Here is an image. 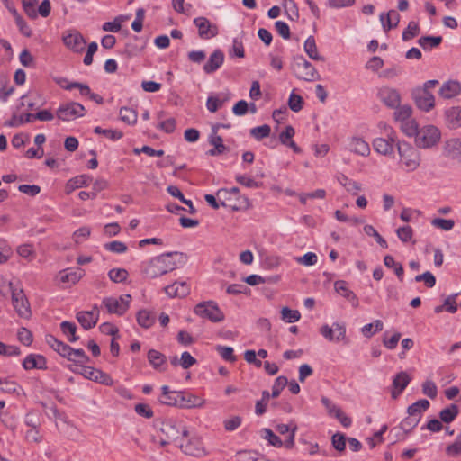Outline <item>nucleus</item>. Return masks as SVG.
Here are the masks:
<instances>
[{
    "label": "nucleus",
    "instance_id": "obj_1",
    "mask_svg": "<svg viewBox=\"0 0 461 461\" xmlns=\"http://www.w3.org/2000/svg\"><path fill=\"white\" fill-rule=\"evenodd\" d=\"M187 256L182 252H167L151 258L143 265V273L149 278H157L185 264Z\"/></svg>",
    "mask_w": 461,
    "mask_h": 461
},
{
    "label": "nucleus",
    "instance_id": "obj_2",
    "mask_svg": "<svg viewBox=\"0 0 461 461\" xmlns=\"http://www.w3.org/2000/svg\"><path fill=\"white\" fill-rule=\"evenodd\" d=\"M397 150L400 157V163L407 172L416 170L420 165V153L405 141L397 142Z\"/></svg>",
    "mask_w": 461,
    "mask_h": 461
},
{
    "label": "nucleus",
    "instance_id": "obj_3",
    "mask_svg": "<svg viewBox=\"0 0 461 461\" xmlns=\"http://www.w3.org/2000/svg\"><path fill=\"white\" fill-rule=\"evenodd\" d=\"M9 290L12 294V303L21 318L29 319L32 315L31 306L23 290L14 285L8 283Z\"/></svg>",
    "mask_w": 461,
    "mask_h": 461
},
{
    "label": "nucleus",
    "instance_id": "obj_4",
    "mask_svg": "<svg viewBox=\"0 0 461 461\" xmlns=\"http://www.w3.org/2000/svg\"><path fill=\"white\" fill-rule=\"evenodd\" d=\"M440 131L434 125H426L420 128L415 138V144L420 149H429L440 140Z\"/></svg>",
    "mask_w": 461,
    "mask_h": 461
},
{
    "label": "nucleus",
    "instance_id": "obj_5",
    "mask_svg": "<svg viewBox=\"0 0 461 461\" xmlns=\"http://www.w3.org/2000/svg\"><path fill=\"white\" fill-rule=\"evenodd\" d=\"M160 431L166 436L167 440L173 441L184 439L189 434L181 421L173 419L163 421Z\"/></svg>",
    "mask_w": 461,
    "mask_h": 461
},
{
    "label": "nucleus",
    "instance_id": "obj_6",
    "mask_svg": "<svg viewBox=\"0 0 461 461\" xmlns=\"http://www.w3.org/2000/svg\"><path fill=\"white\" fill-rule=\"evenodd\" d=\"M293 70L299 79L309 82L320 79V75L315 68L302 56L295 59Z\"/></svg>",
    "mask_w": 461,
    "mask_h": 461
},
{
    "label": "nucleus",
    "instance_id": "obj_7",
    "mask_svg": "<svg viewBox=\"0 0 461 461\" xmlns=\"http://www.w3.org/2000/svg\"><path fill=\"white\" fill-rule=\"evenodd\" d=\"M196 315L203 319H208L212 322L223 321L224 314L213 301L202 302L194 308Z\"/></svg>",
    "mask_w": 461,
    "mask_h": 461
},
{
    "label": "nucleus",
    "instance_id": "obj_8",
    "mask_svg": "<svg viewBox=\"0 0 461 461\" xmlns=\"http://www.w3.org/2000/svg\"><path fill=\"white\" fill-rule=\"evenodd\" d=\"M131 300V296L130 294H124L118 298L110 296L104 297L102 304L105 307L108 313L122 316L128 311Z\"/></svg>",
    "mask_w": 461,
    "mask_h": 461
},
{
    "label": "nucleus",
    "instance_id": "obj_9",
    "mask_svg": "<svg viewBox=\"0 0 461 461\" xmlns=\"http://www.w3.org/2000/svg\"><path fill=\"white\" fill-rule=\"evenodd\" d=\"M57 117L64 122L75 120L83 117L86 114L84 105L77 102H69L60 104L57 109Z\"/></svg>",
    "mask_w": 461,
    "mask_h": 461
},
{
    "label": "nucleus",
    "instance_id": "obj_10",
    "mask_svg": "<svg viewBox=\"0 0 461 461\" xmlns=\"http://www.w3.org/2000/svg\"><path fill=\"white\" fill-rule=\"evenodd\" d=\"M397 142L401 141L398 140L395 132L391 131L387 134V138L375 139L373 140V147L377 153L383 156L392 157L394 154V146L397 147Z\"/></svg>",
    "mask_w": 461,
    "mask_h": 461
},
{
    "label": "nucleus",
    "instance_id": "obj_11",
    "mask_svg": "<svg viewBox=\"0 0 461 461\" xmlns=\"http://www.w3.org/2000/svg\"><path fill=\"white\" fill-rule=\"evenodd\" d=\"M179 447L182 451L189 456L201 457L205 455V449L203 446L200 438L193 437L188 438V436L184 439H181Z\"/></svg>",
    "mask_w": 461,
    "mask_h": 461
},
{
    "label": "nucleus",
    "instance_id": "obj_12",
    "mask_svg": "<svg viewBox=\"0 0 461 461\" xmlns=\"http://www.w3.org/2000/svg\"><path fill=\"white\" fill-rule=\"evenodd\" d=\"M378 99L388 108L393 109L401 104V94L395 88L382 86L377 91Z\"/></svg>",
    "mask_w": 461,
    "mask_h": 461
},
{
    "label": "nucleus",
    "instance_id": "obj_13",
    "mask_svg": "<svg viewBox=\"0 0 461 461\" xmlns=\"http://www.w3.org/2000/svg\"><path fill=\"white\" fill-rule=\"evenodd\" d=\"M417 107L424 112H429L435 106L434 95L426 89H414L411 93Z\"/></svg>",
    "mask_w": 461,
    "mask_h": 461
},
{
    "label": "nucleus",
    "instance_id": "obj_14",
    "mask_svg": "<svg viewBox=\"0 0 461 461\" xmlns=\"http://www.w3.org/2000/svg\"><path fill=\"white\" fill-rule=\"evenodd\" d=\"M320 333L330 342H339L346 339V327L338 322L333 323L332 327L324 324L321 327Z\"/></svg>",
    "mask_w": 461,
    "mask_h": 461
},
{
    "label": "nucleus",
    "instance_id": "obj_15",
    "mask_svg": "<svg viewBox=\"0 0 461 461\" xmlns=\"http://www.w3.org/2000/svg\"><path fill=\"white\" fill-rule=\"evenodd\" d=\"M194 23L198 29L199 37L203 40L212 39L219 32L218 26L212 23L206 17H196L194 20Z\"/></svg>",
    "mask_w": 461,
    "mask_h": 461
},
{
    "label": "nucleus",
    "instance_id": "obj_16",
    "mask_svg": "<svg viewBox=\"0 0 461 461\" xmlns=\"http://www.w3.org/2000/svg\"><path fill=\"white\" fill-rule=\"evenodd\" d=\"M82 375L89 380L104 385H112L113 384L112 377L108 374L91 366H83Z\"/></svg>",
    "mask_w": 461,
    "mask_h": 461
},
{
    "label": "nucleus",
    "instance_id": "obj_17",
    "mask_svg": "<svg viewBox=\"0 0 461 461\" xmlns=\"http://www.w3.org/2000/svg\"><path fill=\"white\" fill-rule=\"evenodd\" d=\"M23 367L25 370H32V369H39V370H47V359L44 356L41 354H29L26 356V357L23 359Z\"/></svg>",
    "mask_w": 461,
    "mask_h": 461
},
{
    "label": "nucleus",
    "instance_id": "obj_18",
    "mask_svg": "<svg viewBox=\"0 0 461 461\" xmlns=\"http://www.w3.org/2000/svg\"><path fill=\"white\" fill-rule=\"evenodd\" d=\"M177 406L180 408H196L204 404V400L190 393L179 392Z\"/></svg>",
    "mask_w": 461,
    "mask_h": 461
},
{
    "label": "nucleus",
    "instance_id": "obj_19",
    "mask_svg": "<svg viewBox=\"0 0 461 461\" xmlns=\"http://www.w3.org/2000/svg\"><path fill=\"white\" fill-rule=\"evenodd\" d=\"M209 143L213 146L209 149L206 154L212 157L219 156L227 150V147L223 144V140L220 135H217V126L212 127V132L209 136Z\"/></svg>",
    "mask_w": 461,
    "mask_h": 461
},
{
    "label": "nucleus",
    "instance_id": "obj_20",
    "mask_svg": "<svg viewBox=\"0 0 461 461\" xmlns=\"http://www.w3.org/2000/svg\"><path fill=\"white\" fill-rule=\"evenodd\" d=\"M64 44L74 52H82L86 47V41L79 32L69 33L63 36Z\"/></svg>",
    "mask_w": 461,
    "mask_h": 461
},
{
    "label": "nucleus",
    "instance_id": "obj_21",
    "mask_svg": "<svg viewBox=\"0 0 461 461\" xmlns=\"http://www.w3.org/2000/svg\"><path fill=\"white\" fill-rule=\"evenodd\" d=\"M461 93V84L457 80H448L442 84L438 95L443 99H451Z\"/></svg>",
    "mask_w": 461,
    "mask_h": 461
},
{
    "label": "nucleus",
    "instance_id": "obj_22",
    "mask_svg": "<svg viewBox=\"0 0 461 461\" xmlns=\"http://www.w3.org/2000/svg\"><path fill=\"white\" fill-rule=\"evenodd\" d=\"M169 297H185L190 293V286L185 281H176L164 288Z\"/></svg>",
    "mask_w": 461,
    "mask_h": 461
},
{
    "label": "nucleus",
    "instance_id": "obj_23",
    "mask_svg": "<svg viewBox=\"0 0 461 461\" xmlns=\"http://www.w3.org/2000/svg\"><path fill=\"white\" fill-rule=\"evenodd\" d=\"M334 288L338 294L349 301L354 308H357L359 306L358 298L356 294L348 287L346 281H336L334 283Z\"/></svg>",
    "mask_w": 461,
    "mask_h": 461
},
{
    "label": "nucleus",
    "instance_id": "obj_24",
    "mask_svg": "<svg viewBox=\"0 0 461 461\" xmlns=\"http://www.w3.org/2000/svg\"><path fill=\"white\" fill-rule=\"evenodd\" d=\"M223 61V52L221 50H216L211 54L208 61L203 65V71L206 74H212L221 67Z\"/></svg>",
    "mask_w": 461,
    "mask_h": 461
},
{
    "label": "nucleus",
    "instance_id": "obj_25",
    "mask_svg": "<svg viewBox=\"0 0 461 461\" xmlns=\"http://www.w3.org/2000/svg\"><path fill=\"white\" fill-rule=\"evenodd\" d=\"M446 124L449 129L461 127V107L453 106L445 111Z\"/></svg>",
    "mask_w": 461,
    "mask_h": 461
},
{
    "label": "nucleus",
    "instance_id": "obj_26",
    "mask_svg": "<svg viewBox=\"0 0 461 461\" xmlns=\"http://www.w3.org/2000/svg\"><path fill=\"white\" fill-rule=\"evenodd\" d=\"M349 149L355 154L367 157L370 154L369 144L365 141L362 138L353 137L349 141Z\"/></svg>",
    "mask_w": 461,
    "mask_h": 461
},
{
    "label": "nucleus",
    "instance_id": "obj_27",
    "mask_svg": "<svg viewBox=\"0 0 461 461\" xmlns=\"http://www.w3.org/2000/svg\"><path fill=\"white\" fill-rule=\"evenodd\" d=\"M445 156L451 158H461V139H450L445 142Z\"/></svg>",
    "mask_w": 461,
    "mask_h": 461
},
{
    "label": "nucleus",
    "instance_id": "obj_28",
    "mask_svg": "<svg viewBox=\"0 0 461 461\" xmlns=\"http://www.w3.org/2000/svg\"><path fill=\"white\" fill-rule=\"evenodd\" d=\"M380 21L384 32L395 28L400 22V15L395 10H390L387 14H380Z\"/></svg>",
    "mask_w": 461,
    "mask_h": 461
},
{
    "label": "nucleus",
    "instance_id": "obj_29",
    "mask_svg": "<svg viewBox=\"0 0 461 461\" xmlns=\"http://www.w3.org/2000/svg\"><path fill=\"white\" fill-rule=\"evenodd\" d=\"M84 270L81 268H77L76 270L68 268L63 271H60L59 274V278L61 283H77L83 276Z\"/></svg>",
    "mask_w": 461,
    "mask_h": 461
},
{
    "label": "nucleus",
    "instance_id": "obj_30",
    "mask_svg": "<svg viewBox=\"0 0 461 461\" xmlns=\"http://www.w3.org/2000/svg\"><path fill=\"white\" fill-rule=\"evenodd\" d=\"M276 429L282 435L289 432L287 438L284 440V446L286 448H292L294 445V437L297 430V426L294 425V427H290L287 424H278L276 425Z\"/></svg>",
    "mask_w": 461,
    "mask_h": 461
},
{
    "label": "nucleus",
    "instance_id": "obj_31",
    "mask_svg": "<svg viewBox=\"0 0 461 461\" xmlns=\"http://www.w3.org/2000/svg\"><path fill=\"white\" fill-rule=\"evenodd\" d=\"M148 360L154 369L164 371L167 357L164 354L156 349H150L148 352Z\"/></svg>",
    "mask_w": 461,
    "mask_h": 461
},
{
    "label": "nucleus",
    "instance_id": "obj_32",
    "mask_svg": "<svg viewBox=\"0 0 461 461\" xmlns=\"http://www.w3.org/2000/svg\"><path fill=\"white\" fill-rule=\"evenodd\" d=\"M429 402L426 399H420L411 404L407 409L409 416L416 417L420 420L421 414L429 408Z\"/></svg>",
    "mask_w": 461,
    "mask_h": 461
},
{
    "label": "nucleus",
    "instance_id": "obj_33",
    "mask_svg": "<svg viewBox=\"0 0 461 461\" xmlns=\"http://www.w3.org/2000/svg\"><path fill=\"white\" fill-rule=\"evenodd\" d=\"M304 51L310 59L318 61H324V57L319 54L316 41L313 36H309L304 41Z\"/></svg>",
    "mask_w": 461,
    "mask_h": 461
},
{
    "label": "nucleus",
    "instance_id": "obj_34",
    "mask_svg": "<svg viewBox=\"0 0 461 461\" xmlns=\"http://www.w3.org/2000/svg\"><path fill=\"white\" fill-rule=\"evenodd\" d=\"M161 396L159 397V402L162 404L169 405V406H177L178 398L176 395H178L179 392L170 391L167 385H163L161 387Z\"/></svg>",
    "mask_w": 461,
    "mask_h": 461
},
{
    "label": "nucleus",
    "instance_id": "obj_35",
    "mask_svg": "<svg viewBox=\"0 0 461 461\" xmlns=\"http://www.w3.org/2000/svg\"><path fill=\"white\" fill-rule=\"evenodd\" d=\"M156 314L147 310H140L137 313V322L144 329L150 328L156 321Z\"/></svg>",
    "mask_w": 461,
    "mask_h": 461
},
{
    "label": "nucleus",
    "instance_id": "obj_36",
    "mask_svg": "<svg viewBox=\"0 0 461 461\" xmlns=\"http://www.w3.org/2000/svg\"><path fill=\"white\" fill-rule=\"evenodd\" d=\"M236 202L221 201V204L223 207H230L233 211L246 210L250 207V202L248 197L239 195L235 197Z\"/></svg>",
    "mask_w": 461,
    "mask_h": 461
},
{
    "label": "nucleus",
    "instance_id": "obj_37",
    "mask_svg": "<svg viewBox=\"0 0 461 461\" xmlns=\"http://www.w3.org/2000/svg\"><path fill=\"white\" fill-rule=\"evenodd\" d=\"M77 321L80 323L83 329L90 330L94 328L97 321L86 311L78 312L76 315Z\"/></svg>",
    "mask_w": 461,
    "mask_h": 461
},
{
    "label": "nucleus",
    "instance_id": "obj_38",
    "mask_svg": "<svg viewBox=\"0 0 461 461\" xmlns=\"http://www.w3.org/2000/svg\"><path fill=\"white\" fill-rule=\"evenodd\" d=\"M458 412L457 405L453 403L440 411L439 418L442 422L450 423L456 418Z\"/></svg>",
    "mask_w": 461,
    "mask_h": 461
},
{
    "label": "nucleus",
    "instance_id": "obj_39",
    "mask_svg": "<svg viewBox=\"0 0 461 461\" xmlns=\"http://www.w3.org/2000/svg\"><path fill=\"white\" fill-rule=\"evenodd\" d=\"M60 330L65 334L69 342H75L79 339L76 335L77 326L74 322L64 321L60 323Z\"/></svg>",
    "mask_w": 461,
    "mask_h": 461
},
{
    "label": "nucleus",
    "instance_id": "obj_40",
    "mask_svg": "<svg viewBox=\"0 0 461 461\" xmlns=\"http://www.w3.org/2000/svg\"><path fill=\"white\" fill-rule=\"evenodd\" d=\"M384 263L385 267H387L388 268L393 269L395 275L397 276V277L399 278L400 281L403 280V275H404L403 267L401 263H398L394 260L393 256L386 255L384 258Z\"/></svg>",
    "mask_w": 461,
    "mask_h": 461
},
{
    "label": "nucleus",
    "instance_id": "obj_41",
    "mask_svg": "<svg viewBox=\"0 0 461 461\" xmlns=\"http://www.w3.org/2000/svg\"><path fill=\"white\" fill-rule=\"evenodd\" d=\"M442 41L441 36H422L418 40V43L424 50H430L438 47Z\"/></svg>",
    "mask_w": 461,
    "mask_h": 461
},
{
    "label": "nucleus",
    "instance_id": "obj_42",
    "mask_svg": "<svg viewBox=\"0 0 461 461\" xmlns=\"http://www.w3.org/2000/svg\"><path fill=\"white\" fill-rule=\"evenodd\" d=\"M33 122L32 113H24V114L19 115V116L16 114H14L9 121H6L5 122V125L8 126V127H18L20 125H23L27 122Z\"/></svg>",
    "mask_w": 461,
    "mask_h": 461
},
{
    "label": "nucleus",
    "instance_id": "obj_43",
    "mask_svg": "<svg viewBox=\"0 0 461 461\" xmlns=\"http://www.w3.org/2000/svg\"><path fill=\"white\" fill-rule=\"evenodd\" d=\"M130 18V15H119L113 22H106L103 24L102 29L104 32H118L122 28V23Z\"/></svg>",
    "mask_w": 461,
    "mask_h": 461
},
{
    "label": "nucleus",
    "instance_id": "obj_44",
    "mask_svg": "<svg viewBox=\"0 0 461 461\" xmlns=\"http://www.w3.org/2000/svg\"><path fill=\"white\" fill-rule=\"evenodd\" d=\"M410 381V375L406 372L402 371L396 374L393 377V387L395 389H400V391H403L408 386Z\"/></svg>",
    "mask_w": 461,
    "mask_h": 461
},
{
    "label": "nucleus",
    "instance_id": "obj_45",
    "mask_svg": "<svg viewBox=\"0 0 461 461\" xmlns=\"http://www.w3.org/2000/svg\"><path fill=\"white\" fill-rule=\"evenodd\" d=\"M120 119L128 124H135L138 119V113L132 108L122 107L120 109Z\"/></svg>",
    "mask_w": 461,
    "mask_h": 461
},
{
    "label": "nucleus",
    "instance_id": "obj_46",
    "mask_svg": "<svg viewBox=\"0 0 461 461\" xmlns=\"http://www.w3.org/2000/svg\"><path fill=\"white\" fill-rule=\"evenodd\" d=\"M395 112H394V118L396 121L400 122H402L404 121H407V120H410V117L412 113V109L411 107V105L409 104H403V105H400L395 107Z\"/></svg>",
    "mask_w": 461,
    "mask_h": 461
},
{
    "label": "nucleus",
    "instance_id": "obj_47",
    "mask_svg": "<svg viewBox=\"0 0 461 461\" xmlns=\"http://www.w3.org/2000/svg\"><path fill=\"white\" fill-rule=\"evenodd\" d=\"M402 132L409 137H415L420 130L418 123L414 120H407L401 122Z\"/></svg>",
    "mask_w": 461,
    "mask_h": 461
},
{
    "label": "nucleus",
    "instance_id": "obj_48",
    "mask_svg": "<svg viewBox=\"0 0 461 461\" xmlns=\"http://www.w3.org/2000/svg\"><path fill=\"white\" fill-rule=\"evenodd\" d=\"M261 436L264 439L267 440L269 445L273 447H280L284 445V441H282L281 438L276 436L270 429H263L261 430Z\"/></svg>",
    "mask_w": 461,
    "mask_h": 461
},
{
    "label": "nucleus",
    "instance_id": "obj_49",
    "mask_svg": "<svg viewBox=\"0 0 461 461\" xmlns=\"http://www.w3.org/2000/svg\"><path fill=\"white\" fill-rule=\"evenodd\" d=\"M420 29L418 23L411 21L402 32V40L408 41L420 34Z\"/></svg>",
    "mask_w": 461,
    "mask_h": 461
},
{
    "label": "nucleus",
    "instance_id": "obj_50",
    "mask_svg": "<svg viewBox=\"0 0 461 461\" xmlns=\"http://www.w3.org/2000/svg\"><path fill=\"white\" fill-rule=\"evenodd\" d=\"M94 132L96 134H102L105 136L107 139L112 140H118L122 138L123 134L120 131L112 130V129H103L100 126H96L94 129Z\"/></svg>",
    "mask_w": 461,
    "mask_h": 461
},
{
    "label": "nucleus",
    "instance_id": "obj_51",
    "mask_svg": "<svg viewBox=\"0 0 461 461\" xmlns=\"http://www.w3.org/2000/svg\"><path fill=\"white\" fill-rule=\"evenodd\" d=\"M129 273L124 268H113L108 272V276L114 283H122L128 278Z\"/></svg>",
    "mask_w": 461,
    "mask_h": 461
},
{
    "label": "nucleus",
    "instance_id": "obj_52",
    "mask_svg": "<svg viewBox=\"0 0 461 461\" xmlns=\"http://www.w3.org/2000/svg\"><path fill=\"white\" fill-rule=\"evenodd\" d=\"M384 324L382 321L375 320L374 323H368L366 324L362 328V333L365 337L370 338L372 337L375 332L380 331L383 330Z\"/></svg>",
    "mask_w": 461,
    "mask_h": 461
},
{
    "label": "nucleus",
    "instance_id": "obj_53",
    "mask_svg": "<svg viewBox=\"0 0 461 461\" xmlns=\"http://www.w3.org/2000/svg\"><path fill=\"white\" fill-rule=\"evenodd\" d=\"M217 353L228 362H235L236 357L234 355V350L231 347L217 345L215 348Z\"/></svg>",
    "mask_w": 461,
    "mask_h": 461
},
{
    "label": "nucleus",
    "instance_id": "obj_54",
    "mask_svg": "<svg viewBox=\"0 0 461 461\" xmlns=\"http://www.w3.org/2000/svg\"><path fill=\"white\" fill-rule=\"evenodd\" d=\"M271 128L267 124L254 127L250 130V135L258 140H261L270 135Z\"/></svg>",
    "mask_w": 461,
    "mask_h": 461
},
{
    "label": "nucleus",
    "instance_id": "obj_55",
    "mask_svg": "<svg viewBox=\"0 0 461 461\" xmlns=\"http://www.w3.org/2000/svg\"><path fill=\"white\" fill-rule=\"evenodd\" d=\"M281 315L282 319L288 323L296 322L301 318V313L299 312V311L291 310L288 307H284L281 310Z\"/></svg>",
    "mask_w": 461,
    "mask_h": 461
},
{
    "label": "nucleus",
    "instance_id": "obj_56",
    "mask_svg": "<svg viewBox=\"0 0 461 461\" xmlns=\"http://www.w3.org/2000/svg\"><path fill=\"white\" fill-rule=\"evenodd\" d=\"M288 380L285 376L281 375L278 376L272 386V393L271 396L273 398H276L279 396L283 389L287 385Z\"/></svg>",
    "mask_w": 461,
    "mask_h": 461
},
{
    "label": "nucleus",
    "instance_id": "obj_57",
    "mask_svg": "<svg viewBox=\"0 0 461 461\" xmlns=\"http://www.w3.org/2000/svg\"><path fill=\"white\" fill-rule=\"evenodd\" d=\"M283 5L291 20L299 19V10L294 0H284Z\"/></svg>",
    "mask_w": 461,
    "mask_h": 461
},
{
    "label": "nucleus",
    "instance_id": "obj_58",
    "mask_svg": "<svg viewBox=\"0 0 461 461\" xmlns=\"http://www.w3.org/2000/svg\"><path fill=\"white\" fill-rule=\"evenodd\" d=\"M239 195H240V190L238 187H232L230 189L222 188L217 192V196L219 197V199L220 200L222 199V201H226V202H231V197L235 198Z\"/></svg>",
    "mask_w": 461,
    "mask_h": 461
},
{
    "label": "nucleus",
    "instance_id": "obj_59",
    "mask_svg": "<svg viewBox=\"0 0 461 461\" xmlns=\"http://www.w3.org/2000/svg\"><path fill=\"white\" fill-rule=\"evenodd\" d=\"M364 231L366 235L372 236L375 239L376 242L384 249L388 247L387 241L376 231L372 225H365Z\"/></svg>",
    "mask_w": 461,
    "mask_h": 461
},
{
    "label": "nucleus",
    "instance_id": "obj_60",
    "mask_svg": "<svg viewBox=\"0 0 461 461\" xmlns=\"http://www.w3.org/2000/svg\"><path fill=\"white\" fill-rule=\"evenodd\" d=\"M422 393L429 397L430 399H435L438 395V388L436 384L431 380H426L422 385Z\"/></svg>",
    "mask_w": 461,
    "mask_h": 461
},
{
    "label": "nucleus",
    "instance_id": "obj_61",
    "mask_svg": "<svg viewBox=\"0 0 461 461\" xmlns=\"http://www.w3.org/2000/svg\"><path fill=\"white\" fill-rule=\"evenodd\" d=\"M303 99L302 96L295 95L294 92L291 93L288 100V106L293 112H299L303 109Z\"/></svg>",
    "mask_w": 461,
    "mask_h": 461
},
{
    "label": "nucleus",
    "instance_id": "obj_62",
    "mask_svg": "<svg viewBox=\"0 0 461 461\" xmlns=\"http://www.w3.org/2000/svg\"><path fill=\"white\" fill-rule=\"evenodd\" d=\"M419 422L420 420L418 418L408 415V417L402 420L400 423V428L405 433H409L419 424Z\"/></svg>",
    "mask_w": 461,
    "mask_h": 461
},
{
    "label": "nucleus",
    "instance_id": "obj_63",
    "mask_svg": "<svg viewBox=\"0 0 461 461\" xmlns=\"http://www.w3.org/2000/svg\"><path fill=\"white\" fill-rule=\"evenodd\" d=\"M331 441L332 446L336 450L339 452L345 450L347 438L344 434L337 432L332 436Z\"/></svg>",
    "mask_w": 461,
    "mask_h": 461
},
{
    "label": "nucleus",
    "instance_id": "obj_64",
    "mask_svg": "<svg viewBox=\"0 0 461 461\" xmlns=\"http://www.w3.org/2000/svg\"><path fill=\"white\" fill-rule=\"evenodd\" d=\"M446 453L451 456L461 455V433L456 437L454 443L447 447Z\"/></svg>",
    "mask_w": 461,
    "mask_h": 461
}]
</instances>
